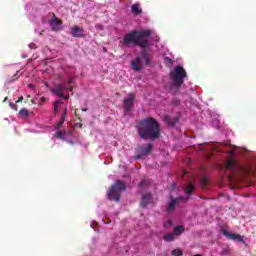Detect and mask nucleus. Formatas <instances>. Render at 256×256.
I'll return each mask as SVG.
<instances>
[{
  "label": "nucleus",
  "mask_w": 256,
  "mask_h": 256,
  "mask_svg": "<svg viewBox=\"0 0 256 256\" xmlns=\"http://www.w3.org/2000/svg\"><path fill=\"white\" fill-rule=\"evenodd\" d=\"M149 39H151V30H132L120 41L121 47H131V45H134L142 49L139 56L131 62L133 71L138 72L143 69V65H146V67L151 65V58L149 53H147V48L151 45Z\"/></svg>",
  "instance_id": "obj_1"
},
{
  "label": "nucleus",
  "mask_w": 256,
  "mask_h": 256,
  "mask_svg": "<svg viewBox=\"0 0 256 256\" xmlns=\"http://www.w3.org/2000/svg\"><path fill=\"white\" fill-rule=\"evenodd\" d=\"M138 136L145 141H155L161 137V124L153 117L140 120L136 126Z\"/></svg>",
  "instance_id": "obj_2"
},
{
  "label": "nucleus",
  "mask_w": 256,
  "mask_h": 256,
  "mask_svg": "<svg viewBox=\"0 0 256 256\" xmlns=\"http://www.w3.org/2000/svg\"><path fill=\"white\" fill-rule=\"evenodd\" d=\"M187 77V71L182 66H176L173 71L170 72V80L172 82L170 89L173 91H179L183 85L185 78Z\"/></svg>",
  "instance_id": "obj_3"
},
{
  "label": "nucleus",
  "mask_w": 256,
  "mask_h": 256,
  "mask_svg": "<svg viewBox=\"0 0 256 256\" xmlns=\"http://www.w3.org/2000/svg\"><path fill=\"white\" fill-rule=\"evenodd\" d=\"M184 191L186 195H188L187 197L180 196L178 198H174L173 195L169 196L170 201L166 205V213H168L169 215H171V213H175V210L177 209V205H179L181 201H187V199L191 197V193L195 191V186L193 184H189L188 186L185 187Z\"/></svg>",
  "instance_id": "obj_4"
},
{
  "label": "nucleus",
  "mask_w": 256,
  "mask_h": 256,
  "mask_svg": "<svg viewBox=\"0 0 256 256\" xmlns=\"http://www.w3.org/2000/svg\"><path fill=\"white\" fill-rule=\"evenodd\" d=\"M222 169L223 171L231 172V174L228 175L229 179H233V175H239L241 173L247 172V168L241 166V164H239V161H237V159H235L233 156L228 157Z\"/></svg>",
  "instance_id": "obj_5"
},
{
  "label": "nucleus",
  "mask_w": 256,
  "mask_h": 256,
  "mask_svg": "<svg viewBox=\"0 0 256 256\" xmlns=\"http://www.w3.org/2000/svg\"><path fill=\"white\" fill-rule=\"evenodd\" d=\"M127 189V186L125 185V182L121 180H117L114 185L108 190V199L110 201H116V203H119L121 199V192L125 191Z\"/></svg>",
  "instance_id": "obj_6"
},
{
  "label": "nucleus",
  "mask_w": 256,
  "mask_h": 256,
  "mask_svg": "<svg viewBox=\"0 0 256 256\" xmlns=\"http://www.w3.org/2000/svg\"><path fill=\"white\" fill-rule=\"evenodd\" d=\"M153 151V144L148 143L146 146L141 145L136 149L135 159H143Z\"/></svg>",
  "instance_id": "obj_7"
},
{
  "label": "nucleus",
  "mask_w": 256,
  "mask_h": 256,
  "mask_svg": "<svg viewBox=\"0 0 256 256\" xmlns=\"http://www.w3.org/2000/svg\"><path fill=\"white\" fill-rule=\"evenodd\" d=\"M135 102V94L130 93L128 97L124 99V111L129 113L133 109V103Z\"/></svg>",
  "instance_id": "obj_8"
},
{
  "label": "nucleus",
  "mask_w": 256,
  "mask_h": 256,
  "mask_svg": "<svg viewBox=\"0 0 256 256\" xmlns=\"http://www.w3.org/2000/svg\"><path fill=\"white\" fill-rule=\"evenodd\" d=\"M222 235H224V237L230 239L231 241H238L239 243H243V238L237 234V233H231L225 229L221 230Z\"/></svg>",
  "instance_id": "obj_9"
},
{
  "label": "nucleus",
  "mask_w": 256,
  "mask_h": 256,
  "mask_svg": "<svg viewBox=\"0 0 256 256\" xmlns=\"http://www.w3.org/2000/svg\"><path fill=\"white\" fill-rule=\"evenodd\" d=\"M61 25H63V21L59 20V18L53 14V18L50 20L52 31H59L61 29Z\"/></svg>",
  "instance_id": "obj_10"
},
{
  "label": "nucleus",
  "mask_w": 256,
  "mask_h": 256,
  "mask_svg": "<svg viewBox=\"0 0 256 256\" xmlns=\"http://www.w3.org/2000/svg\"><path fill=\"white\" fill-rule=\"evenodd\" d=\"M63 91H67V87L63 84H56L52 89L53 95L57 97H63Z\"/></svg>",
  "instance_id": "obj_11"
},
{
  "label": "nucleus",
  "mask_w": 256,
  "mask_h": 256,
  "mask_svg": "<svg viewBox=\"0 0 256 256\" xmlns=\"http://www.w3.org/2000/svg\"><path fill=\"white\" fill-rule=\"evenodd\" d=\"M164 123H167L170 127H175L179 123V117L164 116Z\"/></svg>",
  "instance_id": "obj_12"
},
{
  "label": "nucleus",
  "mask_w": 256,
  "mask_h": 256,
  "mask_svg": "<svg viewBox=\"0 0 256 256\" xmlns=\"http://www.w3.org/2000/svg\"><path fill=\"white\" fill-rule=\"evenodd\" d=\"M70 34L72 35V37H85V34H83V28H80L79 26L72 27Z\"/></svg>",
  "instance_id": "obj_13"
},
{
  "label": "nucleus",
  "mask_w": 256,
  "mask_h": 256,
  "mask_svg": "<svg viewBox=\"0 0 256 256\" xmlns=\"http://www.w3.org/2000/svg\"><path fill=\"white\" fill-rule=\"evenodd\" d=\"M151 199H153V196L151 195V193L143 194L141 202H140V206L143 208L147 207V205H149V203H151Z\"/></svg>",
  "instance_id": "obj_14"
},
{
  "label": "nucleus",
  "mask_w": 256,
  "mask_h": 256,
  "mask_svg": "<svg viewBox=\"0 0 256 256\" xmlns=\"http://www.w3.org/2000/svg\"><path fill=\"white\" fill-rule=\"evenodd\" d=\"M131 11L133 15H141L143 13V9L141 8V4L135 3L131 6Z\"/></svg>",
  "instance_id": "obj_15"
},
{
  "label": "nucleus",
  "mask_w": 256,
  "mask_h": 256,
  "mask_svg": "<svg viewBox=\"0 0 256 256\" xmlns=\"http://www.w3.org/2000/svg\"><path fill=\"white\" fill-rule=\"evenodd\" d=\"M65 117H67V108L64 109V113L62 117L60 118V121L58 124H56V129H59L63 123H65Z\"/></svg>",
  "instance_id": "obj_16"
},
{
  "label": "nucleus",
  "mask_w": 256,
  "mask_h": 256,
  "mask_svg": "<svg viewBox=\"0 0 256 256\" xmlns=\"http://www.w3.org/2000/svg\"><path fill=\"white\" fill-rule=\"evenodd\" d=\"M174 233L176 235H181V233H185V227L178 225L174 227Z\"/></svg>",
  "instance_id": "obj_17"
},
{
  "label": "nucleus",
  "mask_w": 256,
  "mask_h": 256,
  "mask_svg": "<svg viewBox=\"0 0 256 256\" xmlns=\"http://www.w3.org/2000/svg\"><path fill=\"white\" fill-rule=\"evenodd\" d=\"M19 115L20 117H22L23 119H27V117H29V110H27V108H22L19 111Z\"/></svg>",
  "instance_id": "obj_18"
},
{
  "label": "nucleus",
  "mask_w": 256,
  "mask_h": 256,
  "mask_svg": "<svg viewBox=\"0 0 256 256\" xmlns=\"http://www.w3.org/2000/svg\"><path fill=\"white\" fill-rule=\"evenodd\" d=\"M209 183V179H207V177L203 176L200 179V185L202 187V189H205V187H207V184Z\"/></svg>",
  "instance_id": "obj_19"
},
{
  "label": "nucleus",
  "mask_w": 256,
  "mask_h": 256,
  "mask_svg": "<svg viewBox=\"0 0 256 256\" xmlns=\"http://www.w3.org/2000/svg\"><path fill=\"white\" fill-rule=\"evenodd\" d=\"M163 239H164V241L171 242L175 239V234L168 233V234L164 235Z\"/></svg>",
  "instance_id": "obj_20"
},
{
  "label": "nucleus",
  "mask_w": 256,
  "mask_h": 256,
  "mask_svg": "<svg viewBox=\"0 0 256 256\" xmlns=\"http://www.w3.org/2000/svg\"><path fill=\"white\" fill-rule=\"evenodd\" d=\"M173 256H183V250L177 248L172 251Z\"/></svg>",
  "instance_id": "obj_21"
},
{
  "label": "nucleus",
  "mask_w": 256,
  "mask_h": 256,
  "mask_svg": "<svg viewBox=\"0 0 256 256\" xmlns=\"http://www.w3.org/2000/svg\"><path fill=\"white\" fill-rule=\"evenodd\" d=\"M61 101L60 100H56L55 102H54V113L56 114L57 113V111L59 110V105H61Z\"/></svg>",
  "instance_id": "obj_22"
},
{
  "label": "nucleus",
  "mask_w": 256,
  "mask_h": 256,
  "mask_svg": "<svg viewBox=\"0 0 256 256\" xmlns=\"http://www.w3.org/2000/svg\"><path fill=\"white\" fill-rule=\"evenodd\" d=\"M55 137H57V139H65V136H63V132L61 131H57Z\"/></svg>",
  "instance_id": "obj_23"
},
{
  "label": "nucleus",
  "mask_w": 256,
  "mask_h": 256,
  "mask_svg": "<svg viewBox=\"0 0 256 256\" xmlns=\"http://www.w3.org/2000/svg\"><path fill=\"white\" fill-rule=\"evenodd\" d=\"M17 79H19V71H17V72L14 74V76H13V78H12V81H17ZM12 81H10V83H12Z\"/></svg>",
  "instance_id": "obj_24"
},
{
  "label": "nucleus",
  "mask_w": 256,
  "mask_h": 256,
  "mask_svg": "<svg viewBox=\"0 0 256 256\" xmlns=\"http://www.w3.org/2000/svg\"><path fill=\"white\" fill-rule=\"evenodd\" d=\"M172 103H173L174 105H176V106L181 105V101H180L179 99H174V100L172 101Z\"/></svg>",
  "instance_id": "obj_25"
},
{
  "label": "nucleus",
  "mask_w": 256,
  "mask_h": 256,
  "mask_svg": "<svg viewBox=\"0 0 256 256\" xmlns=\"http://www.w3.org/2000/svg\"><path fill=\"white\" fill-rule=\"evenodd\" d=\"M9 105H10V107H12V109H15V111H17V105H15L13 103H10Z\"/></svg>",
  "instance_id": "obj_26"
},
{
  "label": "nucleus",
  "mask_w": 256,
  "mask_h": 256,
  "mask_svg": "<svg viewBox=\"0 0 256 256\" xmlns=\"http://www.w3.org/2000/svg\"><path fill=\"white\" fill-rule=\"evenodd\" d=\"M59 97H61V99H65V100L69 99V96H66L65 94H63V96H59Z\"/></svg>",
  "instance_id": "obj_27"
},
{
  "label": "nucleus",
  "mask_w": 256,
  "mask_h": 256,
  "mask_svg": "<svg viewBox=\"0 0 256 256\" xmlns=\"http://www.w3.org/2000/svg\"><path fill=\"white\" fill-rule=\"evenodd\" d=\"M21 101H23V96H20L16 103H21Z\"/></svg>",
  "instance_id": "obj_28"
},
{
  "label": "nucleus",
  "mask_w": 256,
  "mask_h": 256,
  "mask_svg": "<svg viewBox=\"0 0 256 256\" xmlns=\"http://www.w3.org/2000/svg\"><path fill=\"white\" fill-rule=\"evenodd\" d=\"M139 187H145V181L140 182Z\"/></svg>",
  "instance_id": "obj_29"
},
{
  "label": "nucleus",
  "mask_w": 256,
  "mask_h": 256,
  "mask_svg": "<svg viewBox=\"0 0 256 256\" xmlns=\"http://www.w3.org/2000/svg\"><path fill=\"white\" fill-rule=\"evenodd\" d=\"M185 175H187V170H184L182 173V177H185Z\"/></svg>",
  "instance_id": "obj_30"
},
{
  "label": "nucleus",
  "mask_w": 256,
  "mask_h": 256,
  "mask_svg": "<svg viewBox=\"0 0 256 256\" xmlns=\"http://www.w3.org/2000/svg\"><path fill=\"white\" fill-rule=\"evenodd\" d=\"M28 87H29L30 89H35V86H33V85H31V84H28Z\"/></svg>",
  "instance_id": "obj_31"
},
{
  "label": "nucleus",
  "mask_w": 256,
  "mask_h": 256,
  "mask_svg": "<svg viewBox=\"0 0 256 256\" xmlns=\"http://www.w3.org/2000/svg\"><path fill=\"white\" fill-rule=\"evenodd\" d=\"M175 190V183L172 184V189L171 191Z\"/></svg>",
  "instance_id": "obj_32"
},
{
  "label": "nucleus",
  "mask_w": 256,
  "mask_h": 256,
  "mask_svg": "<svg viewBox=\"0 0 256 256\" xmlns=\"http://www.w3.org/2000/svg\"><path fill=\"white\" fill-rule=\"evenodd\" d=\"M168 225H173V222L171 220H168Z\"/></svg>",
  "instance_id": "obj_33"
},
{
  "label": "nucleus",
  "mask_w": 256,
  "mask_h": 256,
  "mask_svg": "<svg viewBox=\"0 0 256 256\" xmlns=\"http://www.w3.org/2000/svg\"><path fill=\"white\" fill-rule=\"evenodd\" d=\"M82 111H84V113L87 112V108H82Z\"/></svg>",
  "instance_id": "obj_34"
},
{
  "label": "nucleus",
  "mask_w": 256,
  "mask_h": 256,
  "mask_svg": "<svg viewBox=\"0 0 256 256\" xmlns=\"http://www.w3.org/2000/svg\"><path fill=\"white\" fill-rule=\"evenodd\" d=\"M165 59H166L167 61H171V58H169V57H166Z\"/></svg>",
  "instance_id": "obj_35"
},
{
  "label": "nucleus",
  "mask_w": 256,
  "mask_h": 256,
  "mask_svg": "<svg viewBox=\"0 0 256 256\" xmlns=\"http://www.w3.org/2000/svg\"><path fill=\"white\" fill-rule=\"evenodd\" d=\"M68 83H72L71 79L68 80Z\"/></svg>",
  "instance_id": "obj_36"
},
{
  "label": "nucleus",
  "mask_w": 256,
  "mask_h": 256,
  "mask_svg": "<svg viewBox=\"0 0 256 256\" xmlns=\"http://www.w3.org/2000/svg\"><path fill=\"white\" fill-rule=\"evenodd\" d=\"M5 101H7V97H5V99H4V103H5Z\"/></svg>",
  "instance_id": "obj_37"
},
{
  "label": "nucleus",
  "mask_w": 256,
  "mask_h": 256,
  "mask_svg": "<svg viewBox=\"0 0 256 256\" xmlns=\"http://www.w3.org/2000/svg\"><path fill=\"white\" fill-rule=\"evenodd\" d=\"M194 256H201L200 254H195Z\"/></svg>",
  "instance_id": "obj_38"
},
{
  "label": "nucleus",
  "mask_w": 256,
  "mask_h": 256,
  "mask_svg": "<svg viewBox=\"0 0 256 256\" xmlns=\"http://www.w3.org/2000/svg\"><path fill=\"white\" fill-rule=\"evenodd\" d=\"M42 100L45 101V97H42Z\"/></svg>",
  "instance_id": "obj_39"
},
{
  "label": "nucleus",
  "mask_w": 256,
  "mask_h": 256,
  "mask_svg": "<svg viewBox=\"0 0 256 256\" xmlns=\"http://www.w3.org/2000/svg\"><path fill=\"white\" fill-rule=\"evenodd\" d=\"M45 85H46V87H47V85H48V84H47V83H45Z\"/></svg>",
  "instance_id": "obj_40"
}]
</instances>
